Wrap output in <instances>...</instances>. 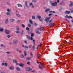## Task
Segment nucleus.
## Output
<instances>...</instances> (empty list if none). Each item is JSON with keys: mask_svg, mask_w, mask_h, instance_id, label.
I'll list each match as a JSON object with an SVG mask.
<instances>
[{"mask_svg": "<svg viewBox=\"0 0 73 73\" xmlns=\"http://www.w3.org/2000/svg\"><path fill=\"white\" fill-rule=\"evenodd\" d=\"M54 23H50L49 24V25L50 27H53V26H54Z\"/></svg>", "mask_w": 73, "mask_h": 73, "instance_id": "nucleus-14", "label": "nucleus"}, {"mask_svg": "<svg viewBox=\"0 0 73 73\" xmlns=\"http://www.w3.org/2000/svg\"><path fill=\"white\" fill-rule=\"evenodd\" d=\"M31 37H33L34 36V34H33V33H31Z\"/></svg>", "mask_w": 73, "mask_h": 73, "instance_id": "nucleus-37", "label": "nucleus"}, {"mask_svg": "<svg viewBox=\"0 0 73 73\" xmlns=\"http://www.w3.org/2000/svg\"><path fill=\"white\" fill-rule=\"evenodd\" d=\"M38 28L36 29V30H35V33L38 35H40V32H39V31H38Z\"/></svg>", "mask_w": 73, "mask_h": 73, "instance_id": "nucleus-6", "label": "nucleus"}, {"mask_svg": "<svg viewBox=\"0 0 73 73\" xmlns=\"http://www.w3.org/2000/svg\"><path fill=\"white\" fill-rule=\"evenodd\" d=\"M19 57H20V58H24L25 57L24 56V55L22 54Z\"/></svg>", "mask_w": 73, "mask_h": 73, "instance_id": "nucleus-12", "label": "nucleus"}, {"mask_svg": "<svg viewBox=\"0 0 73 73\" xmlns=\"http://www.w3.org/2000/svg\"><path fill=\"white\" fill-rule=\"evenodd\" d=\"M71 13H73V10H71Z\"/></svg>", "mask_w": 73, "mask_h": 73, "instance_id": "nucleus-62", "label": "nucleus"}, {"mask_svg": "<svg viewBox=\"0 0 73 73\" xmlns=\"http://www.w3.org/2000/svg\"><path fill=\"white\" fill-rule=\"evenodd\" d=\"M51 15H53V14H52V13H50L49 15H48V16H51Z\"/></svg>", "mask_w": 73, "mask_h": 73, "instance_id": "nucleus-47", "label": "nucleus"}, {"mask_svg": "<svg viewBox=\"0 0 73 73\" xmlns=\"http://www.w3.org/2000/svg\"><path fill=\"white\" fill-rule=\"evenodd\" d=\"M28 26L29 27H31V25L30 24H29L28 25Z\"/></svg>", "mask_w": 73, "mask_h": 73, "instance_id": "nucleus-60", "label": "nucleus"}, {"mask_svg": "<svg viewBox=\"0 0 73 73\" xmlns=\"http://www.w3.org/2000/svg\"><path fill=\"white\" fill-rule=\"evenodd\" d=\"M37 18L38 19H39V21H43V19H41V17L40 15H38L37 16Z\"/></svg>", "mask_w": 73, "mask_h": 73, "instance_id": "nucleus-4", "label": "nucleus"}, {"mask_svg": "<svg viewBox=\"0 0 73 73\" xmlns=\"http://www.w3.org/2000/svg\"><path fill=\"white\" fill-rule=\"evenodd\" d=\"M57 3H60V1L58 0H57Z\"/></svg>", "mask_w": 73, "mask_h": 73, "instance_id": "nucleus-63", "label": "nucleus"}, {"mask_svg": "<svg viewBox=\"0 0 73 73\" xmlns=\"http://www.w3.org/2000/svg\"><path fill=\"white\" fill-rule=\"evenodd\" d=\"M16 29V33H20V31H19V30H20V28H19V27L18 26H17Z\"/></svg>", "mask_w": 73, "mask_h": 73, "instance_id": "nucleus-2", "label": "nucleus"}, {"mask_svg": "<svg viewBox=\"0 0 73 73\" xmlns=\"http://www.w3.org/2000/svg\"><path fill=\"white\" fill-rule=\"evenodd\" d=\"M73 3L72 1H70V4L69 5V7H73Z\"/></svg>", "mask_w": 73, "mask_h": 73, "instance_id": "nucleus-8", "label": "nucleus"}, {"mask_svg": "<svg viewBox=\"0 0 73 73\" xmlns=\"http://www.w3.org/2000/svg\"><path fill=\"white\" fill-rule=\"evenodd\" d=\"M35 50V46L34 45L33 46L32 50L33 51H34Z\"/></svg>", "mask_w": 73, "mask_h": 73, "instance_id": "nucleus-22", "label": "nucleus"}, {"mask_svg": "<svg viewBox=\"0 0 73 73\" xmlns=\"http://www.w3.org/2000/svg\"><path fill=\"white\" fill-rule=\"evenodd\" d=\"M70 13V11H65V13L66 14H69Z\"/></svg>", "mask_w": 73, "mask_h": 73, "instance_id": "nucleus-17", "label": "nucleus"}, {"mask_svg": "<svg viewBox=\"0 0 73 73\" xmlns=\"http://www.w3.org/2000/svg\"><path fill=\"white\" fill-rule=\"evenodd\" d=\"M6 53H7V54H10V53H11V52H7Z\"/></svg>", "mask_w": 73, "mask_h": 73, "instance_id": "nucleus-55", "label": "nucleus"}, {"mask_svg": "<svg viewBox=\"0 0 73 73\" xmlns=\"http://www.w3.org/2000/svg\"><path fill=\"white\" fill-rule=\"evenodd\" d=\"M30 5L31 6V5H32V8H34L35 7H34V5H33V3H30Z\"/></svg>", "mask_w": 73, "mask_h": 73, "instance_id": "nucleus-19", "label": "nucleus"}, {"mask_svg": "<svg viewBox=\"0 0 73 73\" xmlns=\"http://www.w3.org/2000/svg\"><path fill=\"white\" fill-rule=\"evenodd\" d=\"M30 55L32 56V57H33V54H32V52H31Z\"/></svg>", "mask_w": 73, "mask_h": 73, "instance_id": "nucleus-52", "label": "nucleus"}, {"mask_svg": "<svg viewBox=\"0 0 73 73\" xmlns=\"http://www.w3.org/2000/svg\"><path fill=\"white\" fill-rule=\"evenodd\" d=\"M65 17L66 18H68V19H69V18L73 19V17H72L71 16H69L68 15H66Z\"/></svg>", "mask_w": 73, "mask_h": 73, "instance_id": "nucleus-11", "label": "nucleus"}, {"mask_svg": "<svg viewBox=\"0 0 73 73\" xmlns=\"http://www.w3.org/2000/svg\"><path fill=\"white\" fill-rule=\"evenodd\" d=\"M49 13H56V12L55 11H50Z\"/></svg>", "mask_w": 73, "mask_h": 73, "instance_id": "nucleus-38", "label": "nucleus"}, {"mask_svg": "<svg viewBox=\"0 0 73 73\" xmlns=\"http://www.w3.org/2000/svg\"><path fill=\"white\" fill-rule=\"evenodd\" d=\"M33 37H31L30 38V40H33V38H32Z\"/></svg>", "mask_w": 73, "mask_h": 73, "instance_id": "nucleus-53", "label": "nucleus"}, {"mask_svg": "<svg viewBox=\"0 0 73 73\" xmlns=\"http://www.w3.org/2000/svg\"><path fill=\"white\" fill-rule=\"evenodd\" d=\"M40 64H39V67L40 69H43V66L42 65H44V64H42V63H41V62H40Z\"/></svg>", "mask_w": 73, "mask_h": 73, "instance_id": "nucleus-1", "label": "nucleus"}, {"mask_svg": "<svg viewBox=\"0 0 73 73\" xmlns=\"http://www.w3.org/2000/svg\"><path fill=\"white\" fill-rule=\"evenodd\" d=\"M17 6L19 7H22V5L20 4H17Z\"/></svg>", "mask_w": 73, "mask_h": 73, "instance_id": "nucleus-21", "label": "nucleus"}, {"mask_svg": "<svg viewBox=\"0 0 73 73\" xmlns=\"http://www.w3.org/2000/svg\"><path fill=\"white\" fill-rule=\"evenodd\" d=\"M6 14L7 16H10L11 15V13L9 12H7Z\"/></svg>", "mask_w": 73, "mask_h": 73, "instance_id": "nucleus-32", "label": "nucleus"}, {"mask_svg": "<svg viewBox=\"0 0 73 73\" xmlns=\"http://www.w3.org/2000/svg\"><path fill=\"white\" fill-rule=\"evenodd\" d=\"M1 65L2 66H5L4 63V62L2 63L1 64Z\"/></svg>", "mask_w": 73, "mask_h": 73, "instance_id": "nucleus-49", "label": "nucleus"}, {"mask_svg": "<svg viewBox=\"0 0 73 73\" xmlns=\"http://www.w3.org/2000/svg\"><path fill=\"white\" fill-rule=\"evenodd\" d=\"M17 42H18V41L17 40H15L13 41V43L14 44H17Z\"/></svg>", "mask_w": 73, "mask_h": 73, "instance_id": "nucleus-9", "label": "nucleus"}, {"mask_svg": "<svg viewBox=\"0 0 73 73\" xmlns=\"http://www.w3.org/2000/svg\"><path fill=\"white\" fill-rule=\"evenodd\" d=\"M38 46L39 47H40L41 46V44H40L39 45H38Z\"/></svg>", "mask_w": 73, "mask_h": 73, "instance_id": "nucleus-59", "label": "nucleus"}, {"mask_svg": "<svg viewBox=\"0 0 73 73\" xmlns=\"http://www.w3.org/2000/svg\"><path fill=\"white\" fill-rule=\"evenodd\" d=\"M13 62L14 64H16L17 65H19V63H17V61L16 60V59H14L13 60Z\"/></svg>", "mask_w": 73, "mask_h": 73, "instance_id": "nucleus-5", "label": "nucleus"}, {"mask_svg": "<svg viewBox=\"0 0 73 73\" xmlns=\"http://www.w3.org/2000/svg\"><path fill=\"white\" fill-rule=\"evenodd\" d=\"M7 11L8 12H9V11H10V10H9V9H8L7 10Z\"/></svg>", "mask_w": 73, "mask_h": 73, "instance_id": "nucleus-64", "label": "nucleus"}, {"mask_svg": "<svg viewBox=\"0 0 73 73\" xmlns=\"http://www.w3.org/2000/svg\"><path fill=\"white\" fill-rule=\"evenodd\" d=\"M26 30L27 31H29V28L27 27L26 28Z\"/></svg>", "mask_w": 73, "mask_h": 73, "instance_id": "nucleus-45", "label": "nucleus"}, {"mask_svg": "<svg viewBox=\"0 0 73 73\" xmlns=\"http://www.w3.org/2000/svg\"><path fill=\"white\" fill-rule=\"evenodd\" d=\"M16 16H17V17H21V16L20 14L19 13L16 14Z\"/></svg>", "mask_w": 73, "mask_h": 73, "instance_id": "nucleus-16", "label": "nucleus"}, {"mask_svg": "<svg viewBox=\"0 0 73 73\" xmlns=\"http://www.w3.org/2000/svg\"><path fill=\"white\" fill-rule=\"evenodd\" d=\"M29 22L31 24H32V25L33 24V23L32 22V20H31V19L29 20Z\"/></svg>", "mask_w": 73, "mask_h": 73, "instance_id": "nucleus-27", "label": "nucleus"}, {"mask_svg": "<svg viewBox=\"0 0 73 73\" xmlns=\"http://www.w3.org/2000/svg\"><path fill=\"white\" fill-rule=\"evenodd\" d=\"M24 33V31H23V30H22V32L21 33V35H23V33Z\"/></svg>", "mask_w": 73, "mask_h": 73, "instance_id": "nucleus-46", "label": "nucleus"}, {"mask_svg": "<svg viewBox=\"0 0 73 73\" xmlns=\"http://www.w3.org/2000/svg\"><path fill=\"white\" fill-rule=\"evenodd\" d=\"M10 30H6L5 31V33L7 35H9L10 34Z\"/></svg>", "mask_w": 73, "mask_h": 73, "instance_id": "nucleus-7", "label": "nucleus"}, {"mask_svg": "<svg viewBox=\"0 0 73 73\" xmlns=\"http://www.w3.org/2000/svg\"><path fill=\"white\" fill-rule=\"evenodd\" d=\"M29 48H31L32 47V45H30L29 46Z\"/></svg>", "mask_w": 73, "mask_h": 73, "instance_id": "nucleus-57", "label": "nucleus"}, {"mask_svg": "<svg viewBox=\"0 0 73 73\" xmlns=\"http://www.w3.org/2000/svg\"><path fill=\"white\" fill-rule=\"evenodd\" d=\"M26 37H27V38L28 39V40H30V36L29 35H26Z\"/></svg>", "mask_w": 73, "mask_h": 73, "instance_id": "nucleus-24", "label": "nucleus"}, {"mask_svg": "<svg viewBox=\"0 0 73 73\" xmlns=\"http://www.w3.org/2000/svg\"><path fill=\"white\" fill-rule=\"evenodd\" d=\"M50 9L48 8L46 10H45V12H48V11H50Z\"/></svg>", "mask_w": 73, "mask_h": 73, "instance_id": "nucleus-18", "label": "nucleus"}, {"mask_svg": "<svg viewBox=\"0 0 73 73\" xmlns=\"http://www.w3.org/2000/svg\"><path fill=\"white\" fill-rule=\"evenodd\" d=\"M16 69L17 71H20V68L19 67H17Z\"/></svg>", "mask_w": 73, "mask_h": 73, "instance_id": "nucleus-25", "label": "nucleus"}, {"mask_svg": "<svg viewBox=\"0 0 73 73\" xmlns=\"http://www.w3.org/2000/svg\"><path fill=\"white\" fill-rule=\"evenodd\" d=\"M21 27H22V28H25V25L24 24H22Z\"/></svg>", "mask_w": 73, "mask_h": 73, "instance_id": "nucleus-35", "label": "nucleus"}, {"mask_svg": "<svg viewBox=\"0 0 73 73\" xmlns=\"http://www.w3.org/2000/svg\"><path fill=\"white\" fill-rule=\"evenodd\" d=\"M60 4H62V5H63V4H64V3H60Z\"/></svg>", "mask_w": 73, "mask_h": 73, "instance_id": "nucleus-56", "label": "nucleus"}, {"mask_svg": "<svg viewBox=\"0 0 73 73\" xmlns=\"http://www.w3.org/2000/svg\"><path fill=\"white\" fill-rule=\"evenodd\" d=\"M32 1L33 2H36V1H37L36 0H33Z\"/></svg>", "mask_w": 73, "mask_h": 73, "instance_id": "nucleus-48", "label": "nucleus"}, {"mask_svg": "<svg viewBox=\"0 0 73 73\" xmlns=\"http://www.w3.org/2000/svg\"><path fill=\"white\" fill-rule=\"evenodd\" d=\"M5 66H7V65H8V64L7 63H5Z\"/></svg>", "mask_w": 73, "mask_h": 73, "instance_id": "nucleus-54", "label": "nucleus"}, {"mask_svg": "<svg viewBox=\"0 0 73 73\" xmlns=\"http://www.w3.org/2000/svg\"><path fill=\"white\" fill-rule=\"evenodd\" d=\"M32 19H33V20H35V16H33L32 17Z\"/></svg>", "mask_w": 73, "mask_h": 73, "instance_id": "nucleus-36", "label": "nucleus"}, {"mask_svg": "<svg viewBox=\"0 0 73 73\" xmlns=\"http://www.w3.org/2000/svg\"><path fill=\"white\" fill-rule=\"evenodd\" d=\"M43 29H44V27H41L39 28L40 31H43Z\"/></svg>", "mask_w": 73, "mask_h": 73, "instance_id": "nucleus-30", "label": "nucleus"}, {"mask_svg": "<svg viewBox=\"0 0 73 73\" xmlns=\"http://www.w3.org/2000/svg\"><path fill=\"white\" fill-rule=\"evenodd\" d=\"M16 51L18 52H19V51H20V49H18V48H17L16 49Z\"/></svg>", "mask_w": 73, "mask_h": 73, "instance_id": "nucleus-42", "label": "nucleus"}, {"mask_svg": "<svg viewBox=\"0 0 73 73\" xmlns=\"http://www.w3.org/2000/svg\"><path fill=\"white\" fill-rule=\"evenodd\" d=\"M7 37L8 38H9L10 37H11V36L9 35H7Z\"/></svg>", "mask_w": 73, "mask_h": 73, "instance_id": "nucleus-31", "label": "nucleus"}, {"mask_svg": "<svg viewBox=\"0 0 73 73\" xmlns=\"http://www.w3.org/2000/svg\"><path fill=\"white\" fill-rule=\"evenodd\" d=\"M25 6L27 8H28V2L26 1L25 3Z\"/></svg>", "mask_w": 73, "mask_h": 73, "instance_id": "nucleus-13", "label": "nucleus"}, {"mask_svg": "<svg viewBox=\"0 0 73 73\" xmlns=\"http://www.w3.org/2000/svg\"><path fill=\"white\" fill-rule=\"evenodd\" d=\"M21 21L20 20H18L17 21V23H19V22H20V21Z\"/></svg>", "mask_w": 73, "mask_h": 73, "instance_id": "nucleus-39", "label": "nucleus"}, {"mask_svg": "<svg viewBox=\"0 0 73 73\" xmlns=\"http://www.w3.org/2000/svg\"><path fill=\"white\" fill-rule=\"evenodd\" d=\"M8 20H9V19H7L6 20V21H5V24H8Z\"/></svg>", "mask_w": 73, "mask_h": 73, "instance_id": "nucleus-26", "label": "nucleus"}, {"mask_svg": "<svg viewBox=\"0 0 73 73\" xmlns=\"http://www.w3.org/2000/svg\"><path fill=\"white\" fill-rule=\"evenodd\" d=\"M47 18H48V19L50 20V18H51V17H50Z\"/></svg>", "mask_w": 73, "mask_h": 73, "instance_id": "nucleus-58", "label": "nucleus"}, {"mask_svg": "<svg viewBox=\"0 0 73 73\" xmlns=\"http://www.w3.org/2000/svg\"><path fill=\"white\" fill-rule=\"evenodd\" d=\"M24 55L25 56H26L27 55V52L25 51L24 52Z\"/></svg>", "mask_w": 73, "mask_h": 73, "instance_id": "nucleus-33", "label": "nucleus"}, {"mask_svg": "<svg viewBox=\"0 0 73 73\" xmlns=\"http://www.w3.org/2000/svg\"><path fill=\"white\" fill-rule=\"evenodd\" d=\"M71 21L72 23H73V19L71 20Z\"/></svg>", "mask_w": 73, "mask_h": 73, "instance_id": "nucleus-61", "label": "nucleus"}, {"mask_svg": "<svg viewBox=\"0 0 73 73\" xmlns=\"http://www.w3.org/2000/svg\"><path fill=\"white\" fill-rule=\"evenodd\" d=\"M24 42L25 44H28V43L27 42V40H25L24 41Z\"/></svg>", "mask_w": 73, "mask_h": 73, "instance_id": "nucleus-51", "label": "nucleus"}, {"mask_svg": "<svg viewBox=\"0 0 73 73\" xmlns=\"http://www.w3.org/2000/svg\"><path fill=\"white\" fill-rule=\"evenodd\" d=\"M25 69L26 71H28V72H29V71H31V70H32L31 68L28 67H25Z\"/></svg>", "mask_w": 73, "mask_h": 73, "instance_id": "nucleus-3", "label": "nucleus"}, {"mask_svg": "<svg viewBox=\"0 0 73 73\" xmlns=\"http://www.w3.org/2000/svg\"><path fill=\"white\" fill-rule=\"evenodd\" d=\"M52 5L53 6H54V7H55V6H56V5H55V4L54 3H52Z\"/></svg>", "mask_w": 73, "mask_h": 73, "instance_id": "nucleus-34", "label": "nucleus"}, {"mask_svg": "<svg viewBox=\"0 0 73 73\" xmlns=\"http://www.w3.org/2000/svg\"><path fill=\"white\" fill-rule=\"evenodd\" d=\"M14 20L13 19H11L10 20V21L11 23V22H13V21H14Z\"/></svg>", "mask_w": 73, "mask_h": 73, "instance_id": "nucleus-28", "label": "nucleus"}, {"mask_svg": "<svg viewBox=\"0 0 73 73\" xmlns=\"http://www.w3.org/2000/svg\"><path fill=\"white\" fill-rule=\"evenodd\" d=\"M25 49L26 50H28V46H25Z\"/></svg>", "mask_w": 73, "mask_h": 73, "instance_id": "nucleus-20", "label": "nucleus"}, {"mask_svg": "<svg viewBox=\"0 0 73 73\" xmlns=\"http://www.w3.org/2000/svg\"><path fill=\"white\" fill-rule=\"evenodd\" d=\"M27 64L28 65H30L31 64H30V62H27Z\"/></svg>", "mask_w": 73, "mask_h": 73, "instance_id": "nucleus-50", "label": "nucleus"}, {"mask_svg": "<svg viewBox=\"0 0 73 73\" xmlns=\"http://www.w3.org/2000/svg\"><path fill=\"white\" fill-rule=\"evenodd\" d=\"M31 58H30L29 57H27L26 58V60H29Z\"/></svg>", "mask_w": 73, "mask_h": 73, "instance_id": "nucleus-41", "label": "nucleus"}, {"mask_svg": "<svg viewBox=\"0 0 73 73\" xmlns=\"http://www.w3.org/2000/svg\"><path fill=\"white\" fill-rule=\"evenodd\" d=\"M34 25L35 27H37V24L36 23H34Z\"/></svg>", "mask_w": 73, "mask_h": 73, "instance_id": "nucleus-44", "label": "nucleus"}, {"mask_svg": "<svg viewBox=\"0 0 73 73\" xmlns=\"http://www.w3.org/2000/svg\"><path fill=\"white\" fill-rule=\"evenodd\" d=\"M49 19L48 18V17H46L44 20L45 21H46V23H48L49 21Z\"/></svg>", "mask_w": 73, "mask_h": 73, "instance_id": "nucleus-10", "label": "nucleus"}, {"mask_svg": "<svg viewBox=\"0 0 73 73\" xmlns=\"http://www.w3.org/2000/svg\"><path fill=\"white\" fill-rule=\"evenodd\" d=\"M62 8L61 7H60L59 9V10L60 11H62Z\"/></svg>", "mask_w": 73, "mask_h": 73, "instance_id": "nucleus-43", "label": "nucleus"}, {"mask_svg": "<svg viewBox=\"0 0 73 73\" xmlns=\"http://www.w3.org/2000/svg\"><path fill=\"white\" fill-rule=\"evenodd\" d=\"M4 31V29L3 28H0V32H3Z\"/></svg>", "mask_w": 73, "mask_h": 73, "instance_id": "nucleus-29", "label": "nucleus"}, {"mask_svg": "<svg viewBox=\"0 0 73 73\" xmlns=\"http://www.w3.org/2000/svg\"><path fill=\"white\" fill-rule=\"evenodd\" d=\"M52 21H53V19H51V20H50V21H48V22H49L50 23H52Z\"/></svg>", "mask_w": 73, "mask_h": 73, "instance_id": "nucleus-40", "label": "nucleus"}, {"mask_svg": "<svg viewBox=\"0 0 73 73\" xmlns=\"http://www.w3.org/2000/svg\"><path fill=\"white\" fill-rule=\"evenodd\" d=\"M9 69L10 70H13V69H14V68H13V66H11V67H10Z\"/></svg>", "mask_w": 73, "mask_h": 73, "instance_id": "nucleus-23", "label": "nucleus"}, {"mask_svg": "<svg viewBox=\"0 0 73 73\" xmlns=\"http://www.w3.org/2000/svg\"><path fill=\"white\" fill-rule=\"evenodd\" d=\"M19 65L21 67H24L25 66L24 64H23L22 63L19 64Z\"/></svg>", "mask_w": 73, "mask_h": 73, "instance_id": "nucleus-15", "label": "nucleus"}]
</instances>
